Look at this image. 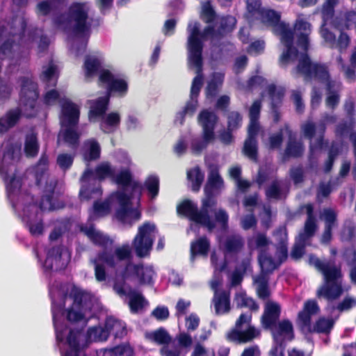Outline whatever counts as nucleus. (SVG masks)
<instances>
[{
	"instance_id": "nucleus-1",
	"label": "nucleus",
	"mask_w": 356,
	"mask_h": 356,
	"mask_svg": "<svg viewBox=\"0 0 356 356\" xmlns=\"http://www.w3.org/2000/svg\"><path fill=\"white\" fill-rule=\"evenodd\" d=\"M21 82L19 108L9 111L5 116L0 118V176L5 182L8 198L23 222H42V211H51L64 207L59 195L54 191L56 180H47L48 156L45 154H42L33 169L38 186L46 181L44 194L41 197L38 207L33 204V197L26 191L22 190L24 176L15 167L21 155V144L13 143L10 140L2 143L3 134L16 124L22 115L33 118L38 111V84L29 77H22Z\"/></svg>"
},
{
	"instance_id": "nucleus-2",
	"label": "nucleus",
	"mask_w": 356,
	"mask_h": 356,
	"mask_svg": "<svg viewBox=\"0 0 356 356\" xmlns=\"http://www.w3.org/2000/svg\"><path fill=\"white\" fill-rule=\"evenodd\" d=\"M52 20L67 34L69 50L76 57L86 52L92 28L99 25L88 2H73L65 13L54 16Z\"/></svg>"
},
{
	"instance_id": "nucleus-3",
	"label": "nucleus",
	"mask_w": 356,
	"mask_h": 356,
	"mask_svg": "<svg viewBox=\"0 0 356 356\" xmlns=\"http://www.w3.org/2000/svg\"><path fill=\"white\" fill-rule=\"evenodd\" d=\"M297 36V44L305 52L300 54L296 71L303 74L306 80L314 79L321 83L327 82L326 105L334 110L339 103V92L341 83L329 81L327 67L324 64L312 63L307 51L309 49V36L312 32V25L303 19H297L294 27Z\"/></svg>"
},
{
	"instance_id": "nucleus-4",
	"label": "nucleus",
	"mask_w": 356,
	"mask_h": 356,
	"mask_svg": "<svg viewBox=\"0 0 356 356\" xmlns=\"http://www.w3.org/2000/svg\"><path fill=\"white\" fill-rule=\"evenodd\" d=\"M115 182L121 188L113 193L118 207L115 210V218L122 222L138 221L140 220V199L143 186L133 179L129 168H124L118 174L114 170Z\"/></svg>"
},
{
	"instance_id": "nucleus-5",
	"label": "nucleus",
	"mask_w": 356,
	"mask_h": 356,
	"mask_svg": "<svg viewBox=\"0 0 356 356\" xmlns=\"http://www.w3.org/2000/svg\"><path fill=\"white\" fill-rule=\"evenodd\" d=\"M236 23L235 17L227 15L217 17L216 21L207 26L202 32L200 31V24L197 21H190L187 27V53L188 62L189 63L190 43L195 47L196 50H200V56L202 67H203L202 50L203 42L207 38H211L212 42L222 37L223 35L232 31ZM203 69V67H202Z\"/></svg>"
},
{
	"instance_id": "nucleus-6",
	"label": "nucleus",
	"mask_w": 356,
	"mask_h": 356,
	"mask_svg": "<svg viewBox=\"0 0 356 356\" xmlns=\"http://www.w3.org/2000/svg\"><path fill=\"white\" fill-rule=\"evenodd\" d=\"M309 264L323 277V284L316 291V297L318 299L323 298L328 301L338 299L343 293L341 266L330 260H321L314 254L309 255Z\"/></svg>"
},
{
	"instance_id": "nucleus-7",
	"label": "nucleus",
	"mask_w": 356,
	"mask_h": 356,
	"mask_svg": "<svg viewBox=\"0 0 356 356\" xmlns=\"http://www.w3.org/2000/svg\"><path fill=\"white\" fill-rule=\"evenodd\" d=\"M104 58L101 54L88 55L85 58L84 72L86 77L99 74V81L106 86L109 93L124 97L128 92V83L119 74L111 72L105 67Z\"/></svg>"
},
{
	"instance_id": "nucleus-8",
	"label": "nucleus",
	"mask_w": 356,
	"mask_h": 356,
	"mask_svg": "<svg viewBox=\"0 0 356 356\" xmlns=\"http://www.w3.org/2000/svg\"><path fill=\"white\" fill-rule=\"evenodd\" d=\"M262 22L273 26L274 31L280 36L282 43L285 46V51L282 53L280 60L282 63L299 59L300 54L298 49L293 47L294 32L289 27V24L280 21V14L271 9L262 8L256 15Z\"/></svg>"
},
{
	"instance_id": "nucleus-9",
	"label": "nucleus",
	"mask_w": 356,
	"mask_h": 356,
	"mask_svg": "<svg viewBox=\"0 0 356 356\" xmlns=\"http://www.w3.org/2000/svg\"><path fill=\"white\" fill-rule=\"evenodd\" d=\"M61 111L60 123L62 130L58 135V142L62 139L72 149L76 150L79 145L80 134L77 131L79 120V107L69 99L60 100Z\"/></svg>"
},
{
	"instance_id": "nucleus-10",
	"label": "nucleus",
	"mask_w": 356,
	"mask_h": 356,
	"mask_svg": "<svg viewBox=\"0 0 356 356\" xmlns=\"http://www.w3.org/2000/svg\"><path fill=\"white\" fill-rule=\"evenodd\" d=\"M190 68L196 70L197 75L193 79L191 88L190 100L186 103L183 109L179 111L175 117V122L177 124L182 125L186 116H192L195 112L197 106V97L203 84V69L200 56V50H196L195 47L190 43L189 64Z\"/></svg>"
},
{
	"instance_id": "nucleus-11",
	"label": "nucleus",
	"mask_w": 356,
	"mask_h": 356,
	"mask_svg": "<svg viewBox=\"0 0 356 356\" xmlns=\"http://www.w3.org/2000/svg\"><path fill=\"white\" fill-rule=\"evenodd\" d=\"M115 168L108 162H102L97 165L95 170L87 168L81 178L80 196L83 199L90 200L99 197L102 194L100 181L107 177H114Z\"/></svg>"
},
{
	"instance_id": "nucleus-12",
	"label": "nucleus",
	"mask_w": 356,
	"mask_h": 356,
	"mask_svg": "<svg viewBox=\"0 0 356 356\" xmlns=\"http://www.w3.org/2000/svg\"><path fill=\"white\" fill-rule=\"evenodd\" d=\"M198 120L202 127V134H189L187 135L191 151L195 155L200 154L214 140V129L218 117L214 112L204 110L199 114Z\"/></svg>"
},
{
	"instance_id": "nucleus-13",
	"label": "nucleus",
	"mask_w": 356,
	"mask_h": 356,
	"mask_svg": "<svg viewBox=\"0 0 356 356\" xmlns=\"http://www.w3.org/2000/svg\"><path fill=\"white\" fill-rule=\"evenodd\" d=\"M252 314H241L235 323V326L227 333L228 341L245 343L259 335V332L250 325Z\"/></svg>"
},
{
	"instance_id": "nucleus-14",
	"label": "nucleus",
	"mask_w": 356,
	"mask_h": 356,
	"mask_svg": "<svg viewBox=\"0 0 356 356\" xmlns=\"http://www.w3.org/2000/svg\"><path fill=\"white\" fill-rule=\"evenodd\" d=\"M131 258V250L128 244H124L121 247L116 248L114 253L106 250L99 252V260L105 261L106 265L115 271L123 268L122 276L124 279L127 277V271L131 266L130 263L124 265V261Z\"/></svg>"
},
{
	"instance_id": "nucleus-15",
	"label": "nucleus",
	"mask_w": 356,
	"mask_h": 356,
	"mask_svg": "<svg viewBox=\"0 0 356 356\" xmlns=\"http://www.w3.org/2000/svg\"><path fill=\"white\" fill-rule=\"evenodd\" d=\"M211 209L207 201L202 199L200 209L195 202L185 200L177 206V210L179 215L187 217L193 222H211L209 214Z\"/></svg>"
},
{
	"instance_id": "nucleus-16",
	"label": "nucleus",
	"mask_w": 356,
	"mask_h": 356,
	"mask_svg": "<svg viewBox=\"0 0 356 356\" xmlns=\"http://www.w3.org/2000/svg\"><path fill=\"white\" fill-rule=\"evenodd\" d=\"M70 260V254L63 245H55L49 248L44 262L47 270L58 271L65 269Z\"/></svg>"
},
{
	"instance_id": "nucleus-17",
	"label": "nucleus",
	"mask_w": 356,
	"mask_h": 356,
	"mask_svg": "<svg viewBox=\"0 0 356 356\" xmlns=\"http://www.w3.org/2000/svg\"><path fill=\"white\" fill-rule=\"evenodd\" d=\"M224 188V181L220 175L218 167L211 165L207 184L204 186L205 197L204 200L212 208L216 204L215 196L220 194Z\"/></svg>"
},
{
	"instance_id": "nucleus-18",
	"label": "nucleus",
	"mask_w": 356,
	"mask_h": 356,
	"mask_svg": "<svg viewBox=\"0 0 356 356\" xmlns=\"http://www.w3.org/2000/svg\"><path fill=\"white\" fill-rule=\"evenodd\" d=\"M154 227V224H143L138 229V233L135 237L134 245L136 255L138 257H145L149 254L152 250L153 240L150 233Z\"/></svg>"
},
{
	"instance_id": "nucleus-19",
	"label": "nucleus",
	"mask_w": 356,
	"mask_h": 356,
	"mask_svg": "<svg viewBox=\"0 0 356 356\" xmlns=\"http://www.w3.org/2000/svg\"><path fill=\"white\" fill-rule=\"evenodd\" d=\"M147 339L163 346L160 349L161 356H181V353L177 349H170L168 344L172 338L168 331L163 327H159L157 330L147 333L145 334Z\"/></svg>"
},
{
	"instance_id": "nucleus-20",
	"label": "nucleus",
	"mask_w": 356,
	"mask_h": 356,
	"mask_svg": "<svg viewBox=\"0 0 356 356\" xmlns=\"http://www.w3.org/2000/svg\"><path fill=\"white\" fill-rule=\"evenodd\" d=\"M113 289L120 296H129V305L131 312H137L144 307L145 298L142 294L131 290L124 280L115 282L113 285Z\"/></svg>"
},
{
	"instance_id": "nucleus-21",
	"label": "nucleus",
	"mask_w": 356,
	"mask_h": 356,
	"mask_svg": "<svg viewBox=\"0 0 356 356\" xmlns=\"http://www.w3.org/2000/svg\"><path fill=\"white\" fill-rule=\"evenodd\" d=\"M120 322L113 317H107L105 320L104 326H93L89 327L87 331V335L90 339H92L95 341H106L115 329L120 328Z\"/></svg>"
},
{
	"instance_id": "nucleus-22",
	"label": "nucleus",
	"mask_w": 356,
	"mask_h": 356,
	"mask_svg": "<svg viewBox=\"0 0 356 356\" xmlns=\"http://www.w3.org/2000/svg\"><path fill=\"white\" fill-rule=\"evenodd\" d=\"M84 334L82 330L70 329L66 337L68 349L63 356H86L85 346L81 344Z\"/></svg>"
},
{
	"instance_id": "nucleus-23",
	"label": "nucleus",
	"mask_w": 356,
	"mask_h": 356,
	"mask_svg": "<svg viewBox=\"0 0 356 356\" xmlns=\"http://www.w3.org/2000/svg\"><path fill=\"white\" fill-rule=\"evenodd\" d=\"M280 314L281 307L279 304L273 302H267L261 318L263 327L265 329H273L276 327Z\"/></svg>"
},
{
	"instance_id": "nucleus-24",
	"label": "nucleus",
	"mask_w": 356,
	"mask_h": 356,
	"mask_svg": "<svg viewBox=\"0 0 356 356\" xmlns=\"http://www.w3.org/2000/svg\"><path fill=\"white\" fill-rule=\"evenodd\" d=\"M69 297L73 301L72 305L75 307L76 309L86 310L90 308L92 295L76 285L71 287Z\"/></svg>"
},
{
	"instance_id": "nucleus-25",
	"label": "nucleus",
	"mask_w": 356,
	"mask_h": 356,
	"mask_svg": "<svg viewBox=\"0 0 356 356\" xmlns=\"http://www.w3.org/2000/svg\"><path fill=\"white\" fill-rule=\"evenodd\" d=\"M109 95L99 97L96 99L90 100L89 119L90 121H96L106 115L109 103Z\"/></svg>"
},
{
	"instance_id": "nucleus-26",
	"label": "nucleus",
	"mask_w": 356,
	"mask_h": 356,
	"mask_svg": "<svg viewBox=\"0 0 356 356\" xmlns=\"http://www.w3.org/2000/svg\"><path fill=\"white\" fill-rule=\"evenodd\" d=\"M285 133L289 136V142L285 149V155L289 157L294 158L301 156L304 152L302 143L296 140V134L292 131L288 124H285Z\"/></svg>"
},
{
	"instance_id": "nucleus-27",
	"label": "nucleus",
	"mask_w": 356,
	"mask_h": 356,
	"mask_svg": "<svg viewBox=\"0 0 356 356\" xmlns=\"http://www.w3.org/2000/svg\"><path fill=\"white\" fill-rule=\"evenodd\" d=\"M99 120V128L105 134H113L120 127L121 116L118 112H111Z\"/></svg>"
},
{
	"instance_id": "nucleus-28",
	"label": "nucleus",
	"mask_w": 356,
	"mask_h": 356,
	"mask_svg": "<svg viewBox=\"0 0 356 356\" xmlns=\"http://www.w3.org/2000/svg\"><path fill=\"white\" fill-rule=\"evenodd\" d=\"M59 76L58 67L52 59L47 65L42 66L40 74L41 81L48 87H55Z\"/></svg>"
},
{
	"instance_id": "nucleus-29",
	"label": "nucleus",
	"mask_w": 356,
	"mask_h": 356,
	"mask_svg": "<svg viewBox=\"0 0 356 356\" xmlns=\"http://www.w3.org/2000/svg\"><path fill=\"white\" fill-rule=\"evenodd\" d=\"M114 200H116L112 194L104 201H95L90 210L89 220H96L101 217L108 215L111 210V202Z\"/></svg>"
},
{
	"instance_id": "nucleus-30",
	"label": "nucleus",
	"mask_w": 356,
	"mask_h": 356,
	"mask_svg": "<svg viewBox=\"0 0 356 356\" xmlns=\"http://www.w3.org/2000/svg\"><path fill=\"white\" fill-rule=\"evenodd\" d=\"M259 131L248 129V138L243 148V154L250 160L257 162L258 159V143L257 136Z\"/></svg>"
},
{
	"instance_id": "nucleus-31",
	"label": "nucleus",
	"mask_w": 356,
	"mask_h": 356,
	"mask_svg": "<svg viewBox=\"0 0 356 356\" xmlns=\"http://www.w3.org/2000/svg\"><path fill=\"white\" fill-rule=\"evenodd\" d=\"M132 268L134 275L138 279L140 284L150 285L153 284V277L155 275V272L152 266L138 264H133Z\"/></svg>"
},
{
	"instance_id": "nucleus-32",
	"label": "nucleus",
	"mask_w": 356,
	"mask_h": 356,
	"mask_svg": "<svg viewBox=\"0 0 356 356\" xmlns=\"http://www.w3.org/2000/svg\"><path fill=\"white\" fill-rule=\"evenodd\" d=\"M214 308L216 314H222L230 310V293L229 291H216L214 297Z\"/></svg>"
},
{
	"instance_id": "nucleus-33",
	"label": "nucleus",
	"mask_w": 356,
	"mask_h": 356,
	"mask_svg": "<svg viewBox=\"0 0 356 356\" xmlns=\"http://www.w3.org/2000/svg\"><path fill=\"white\" fill-rule=\"evenodd\" d=\"M211 247L210 241L206 236H201L191 243L190 254L191 259L197 255L206 257Z\"/></svg>"
},
{
	"instance_id": "nucleus-34",
	"label": "nucleus",
	"mask_w": 356,
	"mask_h": 356,
	"mask_svg": "<svg viewBox=\"0 0 356 356\" xmlns=\"http://www.w3.org/2000/svg\"><path fill=\"white\" fill-rule=\"evenodd\" d=\"M319 312L317 302L315 300H307L304 304L303 309L299 312L298 318L305 326H308L311 323L312 316Z\"/></svg>"
},
{
	"instance_id": "nucleus-35",
	"label": "nucleus",
	"mask_w": 356,
	"mask_h": 356,
	"mask_svg": "<svg viewBox=\"0 0 356 356\" xmlns=\"http://www.w3.org/2000/svg\"><path fill=\"white\" fill-rule=\"evenodd\" d=\"M101 147L95 139H90L84 142L83 147V156L85 161H91L100 157Z\"/></svg>"
},
{
	"instance_id": "nucleus-36",
	"label": "nucleus",
	"mask_w": 356,
	"mask_h": 356,
	"mask_svg": "<svg viewBox=\"0 0 356 356\" xmlns=\"http://www.w3.org/2000/svg\"><path fill=\"white\" fill-rule=\"evenodd\" d=\"M80 224V230L84 233L94 243L104 245L107 243L108 238L102 233L95 229V224Z\"/></svg>"
},
{
	"instance_id": "nucleus-37",
	"label": "nucleus",
	"mask_w": 356,
	"mask_h": 356,
	"mask_svg": "<svg viewBox=\"0 0 356 356\" xmlns=\"http://www.w3.org/2000/svg\"><path fill=\"white\" fill-rule=\"evenodd\" d=\"M337 3L338 0H325L321 10L323 24H331L334 27L338 20V17L334 19V7Z\"/></svg>"
},
{
	"instance_id": "nucleus-38",
	"label": "nucleus",
	"mask_w": 356,
	"mask_h": 356,
	"mask_svg": "<svg viewBox=\"0 0 356 356\" xmlns=\"http://www.w3.org/2000/svg\"><path fill=\"white\" fill-rule=\"evenodd\" d=\"M244 245L245 241L241 236L231 235L226 238L224 243L225 252L229 254H237L243 250Z\"/></svg>"
},
{
	"instance_id": "nucleus-39",
	"label": "nucleus",
	"mask_w": 356,
	"mask_h": 356,
	"mask_svg": "<svg viewBox=\"0 0 356 356\" xmlns=\"http://www.w3.org/2000/svg\"><path fill=\"white\" fill-rule=\"evenodd\" d=\"M187 178L192 191L197 192L200 191L204 179V173L201 169L196 166L187 172Z\"/></svg>"
},
{
	"instance_id": "nucleus-40",
	"label": "nucleus",
	"mask_w": 356,
	"mask_h": 356,
	"mask_svg": "<svg viewBox=\"0 0 356 356\" xmlns=\"http://www.w3.org/2000/svg\"><path fill=\"white\" fill-rule=\"evenodd\" d=\"M97 356H134L133 351L126 346H117L111 348L100 349Z\"/></svg>"
},
{
	"instance_id": "nucleus-41",
	"label": "nucleus",
	"mask_w": 356,
	"mask_h": 356,
	"mask_svg": "<svg viewBox=\"0 0 356 356\" xmlns=\"http://www.w3.org/2000/svg\"><path fill=\"white\" fill-rule=\"evenodd\" d=\"M261 107V100H256L252 104L250 108V124L248 129L250 130H260V124L259 122V118L260 115V111Z\"/></svg>"
},
{
	"instance_id": "nucleus-42",
	"label": "nucleus",
	"mask_w": 356,
	"mask_h": 356,
	"mask_svg": "<svg viewBox=\"0 0 356 356\" xmlns=\"http://www.w3.org/2000/svg\"><path fill=\"white\" fill-rule=\"evenodd\" d=\"M39 151V144L35 133L27 134L25 138L24 152L27 156H35Z\"/></svg>"
},
{
	"instance_id": "nucleus-43",
	"label": "nucleus",
	"mask_w": 356,
	"mask_h": 356,
	"mask_svg": "<svg viewBox=\"0 0 356 356\" xmlns=\"http://www.w3.org/2000/svg\"><path fill=\"white\" fill-rule=\"evenodd\" d=\"M258 260L261 270L268 273H272L281 265L278 261H275L271 256L267 255L265 252L259 254Z\"/></svg>"
},
{
	"instance_id": "nucleus-44",
	"label": "nucleus",
	"mask_w": 356,
	"mask_h": 356,
	"mask_svg": "<svg viewBox=\"0 0 356 356\" xmlns=\"http://www.w3.org/2000/svg\"><path fill=\"white\" fill-rule=\"evenodd\" d=\"M223 81V74L220 72L213 73L207 87V97H215L218 94L219 88L222 86Z\"/></svg>"
},
{
	"instance_id": "nucleus-45",
	"label": "nucleus",
	"mask_w": 356,
	"mask_h": 356,
	"mask_svg": "<svg viewBox=\"0 0 356 356\" xmlns=\"http://www.w3.org/2000/svg\"><path fill=\"white\" fill-rule=\"evenodd\" d=\"M235 302L238 308L246 307L249 308L252 312H257L259 308L256 301L253 298L248 297L245 293H236L235 296Z\"/></svg>"
},
{
	"instance_id": "nucleus-46",
	"label": "nucleus",
	"mask_w": 356,
	"mask_h": 356,
	"mask_svg": "<svg viewBox=\"0 0 356 356\" xmlns=\"http://www.w3.org/2000/svg\"><path fill=\"white\" fill-rule=\"evenodd\" d=\"M307 245L309 244L296 238L290 252V258L294 261H300L306 252Z\"/></svg>"
},
{
	"instance_id": "nucleus-47",
	"label": "nucleus",
	"mask_w": 356,
	"mask_h": 356,
	"mask_svg": "<svg viewBox=\"0 0 356 356\" xmlns=\"http://www.w3.org/2000/svg\"><path fill=\"white\" fill-rule=\"evenodd\" d=\"M354 23H356V12L349 11L344 15L343 17H338L337 22L334 24V28L343 31L349 29Z\"/></svg>"
},
{
	"instance_id": "nucleus-48",
	"label": "nucleus",
	"mask_w": 356,
	"mask_h": 356,
	"mask_svg": "<svg viewBox=\"0 0 356 356\" xmlns=\"http://www.w3.org/2000/svg\"><path fill=\"white\" fill-rule=\"evenodd\" d=\"M267 91L271 99L272 106L275 108L281 102L284 95V90L283 88H277L274 84H271L267 87Z\"/></svg>"
},
{
	"instance_id": "nucleus-49",
	"label": "nucleus",
	"mask_w": 356,
	"mask_h": 356,
	"mask_svg": "<svg viewBox=\"0 0 356 356\" xmlns=\"http://www.w3.org/2000/svg\"><path fill=\"white\" fill-rule=\"evenodd\" d=\"M145 187L147 190L152 199L155 198L159 191V179L156 175L149 176L145 182Z\"/></svg>"
},
{
	"instance_id": "nucleus-50",
	"label": "nucleus",
	"mask_w": 356,
	"mask_h": 356,
	"mask_svg": "<svg viewBox=\"0 0 356 356\" xmlns=\"http://www.w3.org/2000/svg\"><path fill=\"white\" fill-rule=\"evenodd\" d=\"M95 266V278L99 282L105 281L106 279V273L104 267L105 261L103 260H99V252L97 254L96 257L92 260Z\"/></svg>"
},
{
	"instance_id": "nucleus-51",
	"label": "nucleus",
	"mask_w": 356,
	"mask_h": 356,
	"mask_svg": "<svg viewBox=\"0 0 356 356\" xmlns=\"http://www.w3.org/2000/svg\"><path fill=\"white\" fill-rule=\"evenodd\" d=\"M229 224H191V229H193L196 227H202L206 228L208 232H211L215 229L218 230L219 237H222L228 232Z\"/></svg>"
},
{
	"instance_id": "nucleus-52",
	"label": "nucleus",
	"mask_w": 356,
	"mask_h": 356,
	"mask_svg": "<svg viewBox=\"0 0 356 356\" xmlns=\"http://www.w3.org/2000/svg\"><path fill=\"white\" fill-rule=\"evenodd\" d=\"M266 195L268 198L270 199H281L283 196L282 183L279 181H274L267 188Z\"/></svg>"
},
{
	"instance_id": "nucleus-53",
	"label": "nucleus",
	"mask_w": 356,
	"mask_h": 356,
	"mask_svg": "<svg viewBox=\"0 0 356 356\" xmlns=\"http://www.w3.org/2000/svg\"><path fill=\"white\" fill-rule=\"evenodd\" d=\"M126 126L129 131H136L142 129L143 124L139 115L135 111H130L127 117Z\"/></svg>"
},
{
	"instance_id": "nucleus-54",
	"label": "nucleus",
	"mask_w": 356,
	"mask_h": 356,
	"mask_svg": "<svg viewBox=\"0 0 356 356\" xmlns=\"http://www.w3.org/2000/svg\"><path fill=\"white\" fill-rule=\"evenodd\" d=\"M317 225L318 224H305L304 229L299 233L296 238L309 245L311 238L317 230Z\"/></svg>"
},
{
	"instance_id": "nucleus-55",
	"label": "nucleus",
	"mask_w": 356,
	"mask_h": 356,
	"mask_svg": "<svg viewBox=\"0 0 356 356\" xmlns=\"http://www.w3.org/2000/svg\"><path fill=\"white\" fill-rule=\"evenodd\" d=\"M334 325V321L332 319H326L325 318H320L316 321L314 326V331L317 333L328 334L330 332Z\"/></svg>"
},
{
	"instance_id": "nucleus-56",
	"label": "nucleus",
	"mask_w": 356,
	"mask_h": 356,
	"mask_svg": "<svg viewBox=\"0 0 356 356\" xmlns=\"http://www.w3.org/2000/svg\"><path fill=\"white\" fill-rule=\"evenodd\" d=\"M277 332L280 336H289V340L290 341L294 338L293 325L288 319H284L279 322Z\"/></svg>"
},
{
	"instance_id": "nucleus-57",
	"label": "nucleus",
	"mask_w": 356,
	"mask_h": 356,
	"mask_svg": "<svg viewBox=\"0 0 356 356\" xmlns=\"http://www.w3.org/2000/svg\"><path fill=\"white\" fill-rule=\"evenodd\" d=\"M74 156L71 154L63 153L58 155L56 163L61 170H68L74 162Z\"/></svg>"
},
{
	"instance_id": "nucleus-58",
	"label": "nucleus",
	"mask_w": 356,
	"mask_h": 356,
	"mask_svg": "<svg viewBox=\"0 0 356 356\" xmlns=\"http://www.w3.org/2000/svg\"><path fill=\"white\" fill-rule=\"evenodd\" d=\"M216 204L209 211L211 222H228L229 216L227 211L222 209H216Z\"/></svg>"
},
{
	"instance_id": "nucleus-59",
	"label": "nucleus",
	"mask_w": 356,
	"mask_h": 356,
	"mask_svg": "<svg viewBox=\"0 0 356 356\" xmlns=\"http://www.w3.org/2000/svg\"><path fill=\"white\" fill-rule=\"evenodd\" d=\"M202 8L204 20L207 23L213 24L216 21L217 16L213 7L211 5L210 1H207V2L204 3L202 4Z\"/></svg>"
},
{
	"instance_id": "nucleus-60",
	"label": "nucleus",
	"mask_w": 356,
	"mask_h": 356,
	"mask_svg": "<svg viewBox=\"0 0 356 356\" xmlns=\"http://www.w3.org/2000/svg\"><path fill=\"white\" fill-rule=\"evenodd\" d=\"M355 120L348 119V121H342L336 127V135L339 137L346 136L355 126Z\"/></svg>"
},
{
	"instance_id": "nucleus-61",
	"label": "nucleus",
	"mask_w": 356,
	"mask_h": 356,
	"mask_svg": "<svg viewBox=\"0 0 356 356\" xmlns=\"http://www.w3.org/2000/svg\"><path fill=\"white\" fill-rule=\"evenodd\" d=\"M84 309H76L71 305L67 310L66 318L70 322H79L85 317Z\"/></svg>"
},
{
	"instance_id": "nucleus-62",
	"label": "nucleus",
	"mask_w": 356,
	"mask_h": 356,
	"mask_svg": "<svg viewBox=\"0 0 356 356\" xmlns=\"http://www.w3.org/2000/svg\"><path fill=\"white\" fill-rule=\"evenodd\" d=\"M285 225L280 226L274 232L275 244H288V233Z\"/></svg>"
},
{
	"instance_id": "nucleus-63",
	"label": "nucleus",
	"mask_w": 356,
	"mask_h": 356,
	"mask_svg": "<svg viewBox=\"0 0 356 356\" xmlns=\"http://www.w3.org/2000/svg\"><path fill=\"white\" fill-rule=\"evenodd\" d=\"M228 129L230 131H234L238 129L241 124L242 121V117L238 112L232 111L228 114Z\"/></svg>"
},
{
	"instance_id": "nucleus-64",
	"label": "nucleus",
	"mask_w": 356,
	"mask_h": 356,
	"mask_svg": "<svg viewBox=\"0 0 356 356\" xmlns=\"http://www.w3.org/2000/svg\"><path fill=\"white\" fill-rule=\"evenodd\" d=\"M37 8L38 13L42 15L50 14L54 8H60V7H56V4L54 1L49 0L38 3Z\"/></svg>"
}]
</instances>
